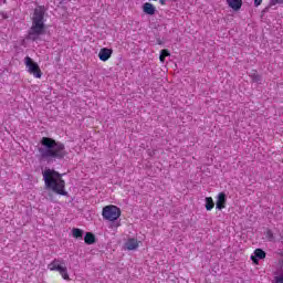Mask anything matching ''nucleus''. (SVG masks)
Masks as SVG:
<instances>
[{"label":"nucleus","mask_w":283,"mask_h":283,"mask_svg":"<svg viewBox=\"0 0 283 283\" xmlns=\"http://www.w3.org/2000/svg\"><path fill=\"white\" fill-rule=\"evenodd\" d=\"M264 258H266V252H264L262 249L254 250L253 254L250 256L253 264H260V260H264Z\"/></svg>","instance_id":"8"},{"label":"nucleus","mask_w":283,"mask_h":283,"mask_svg":"<svg viewBox=\"0 0 283 283\" xmlns=\"http://www.w3.org/2000/svg\"><path fill=\"white\" fill-rule=\"evenodd\" d=\"M143 12L145 14H149L150 17H154V14H156V7L151 4V2H146L143 4Z\"/></svg>","instance_id":"12"},{"label":"nucleus","mask_w":283,"mask_h":283,"mask_svg":"<svg viewBox=\"0 0 283 283\" xmlns=\"http://www.w3.org/2000/svg\"><path fill=\"white\" fill-rule=\"evenodd\" d=\"M254 6L258 8V6H262V0H254Z\"/></svg>","instance_id":"20"},{"label":"nucleus","mask_w":283,"mask_h":283,"mask_svg":"<svg viewBox=\"0 0 283 283\" xmlns=\"http://www.w3.org/2000/svg\"><path fill=\"white\" fill-rule=\"evenodd\" d=\"M49 271H56L60 273L61 277L64 279L66 282H70V273L67 272V265L65 264V260L57 258L51 261L48 264Z\"/></svg>","instance_id":"4"},{"label":"nucleus","mask_w":283,"mask_h":283,"mask_svg":"<svg viewBox=\"0 0 283 283\" xmlns=\"http://www.w3.org/2000/svg\"><path fill=\"white\" fill-rule=\"evenodd\" d=\"M72 235L73 238H75L76 240L83 238V230L78 229V228H74L72 230Z\"/></svg>","instance_id":"16"},{"label":"nucleus","mask_w":283,"mask_h":283,"mask_svg":"<svg viewBox=\"0 0 283 283\" xmlns=\"http://www.w3.org/2000/svg\"><path fill=\"white\" fill-rule=\"evenodd\" d=\"M45 17V7H38L34 10L32 18V27L30 29L29 35L32 41H36L43 32H45V22L43 18Z\"/></svg>","instance_id":"3"},{"label":"nucleus","mask_w":283,"mask_h":283,"mask_svg":"<svg viewBox=\"0 0 283 283\" xmlns=\"http://www.w3.org/2000/svg\"><path fill=\"white\" fill-rule=\"evenodd\" d=\"M38 150L42 160H63V158L67 156L65 145L50 137L41 138Z\"/></svg>","instance_id":"1"},{"label":"nucleus","mask_w":283,"mask_h":283,"mask_svg":"<svg viewBox=\"0 0 283 283\" xmlns=\"http://www.w3.org/2000/svg\"><path fill=\"white\" fill-rule=\"evenodd\" d=\"M114 227H115V229H118V227H120V222H117V223H115V224H111V228H112V229H114Z\"/></svg>","instance_id":"21"},{"label":"nucleus","mask_w":283,"mask_h":283,"mask_svg":"<svg viewBox=\"0 0 283 283\" xmlns=\"http://www.w3.org/2000/svg\"><path fill=\"white\" fill-rule=\"evenodd\" d=\"M253 83H260L262 81V77L258 74L256 71L250 74Z\"/></svg>","instance_id":"17"},{"label":"nucleus","mask_w":283,"mask_h":283,"mask_svg":"<svg viewBox=\"0 0 283 283\" xmlns=\"http://www.w3.org/2000/svg\"><path fill=\"white\" fill-rule=\"evenodd\" d=\"M166 56H169V51H167V50H161L160 55H159V61H160L161 63H165V57H166Z\"/></svg>","instance_id":"18"},{"label":"nucleus","mask_w":283,"mask_h":283,"mask_svg":"<svg viewBox=\"0 0 283 283\" xmlns=\"http://www.w3.org/2000/svg\"><path fill=\"white\" fill-rule=\"evenodd\" d=\"M138 247H140V241H138L137 239H134V238L128 239L125 243V249L127 251H136V249H138Z\"/></svg>","instance_id":"11"},{"label":"nucleus","mask_w":283,"mask_h":283,"mask_svg":"<svg viewBox=\"0 0 283 283\" xmlns=\"http://www.w3.org/2000/svg\"><path fill=\"white\" fill-rule=\"evenodd\" d=\"M205 207H206L207 211H211V209H213V207H216V203L213 202V198L207 197Z\"/></svg>","instance_id":"15"},{"label":"nucleus","mask_w":283,"mask_h":283,"mask_svg":"<svg viewBox=\"0 0 283 283\" xmlns=\"http://www.w3.org/2000/svg\"><path fill=\"white\" fill-rule=\"evenodd\" d=\"M283 0H270V6H282Z\"/></svg>","instance_id":"19"},{"label":"nucleus","mask_w":283,"mask_h":283,"mask_svg":"<svg viewBox=\"0 0 283 283\" xmlns=\"http://www.w3.org/2000/svg\"><path fill=\"white\" fill-rule=\"evenodd\" d=\"M167 0H160L161 6H165Z\"/></svg>","instance_id":"22"},{"label":"nucleus","mask_w":283,"mask_h":283,"mask_svg":"<svg viewBox=\"0 0 283 283\" xmlns=\"http://www.w3.org/2000/svg\"><path fill=\"white\" fill-rule=\"evenodd\" d=\"M227 207V193L220 192L217 196V201H216V209L219 211H222V209H226Z\"/></svg>","instance_id":"9"},{"label":"nucleus","mask_w":283,"mask_h":283,"mask_svg":"<svg viewBox=\"0 0 283 283\" xmlns=\"http://www.w3.org/2000/svg\"><path fill=\"white\" fill-rule=\"evenodd\" d=\"M84 242L86 244H94V242H96V238L91 232H87L84 237Z\"/></svg>","instance_id":"14"},{"label":"nucleus","mask_w":283,"mask_h":283,"mask_svg":"<svg viewBox=\"0 0 283 283\" xmlns=\"http://www.w3.org/2000/svg\"><path fill=\"white\" fill-rule=\"evenodd\" d=\"M227 3L232 10H240L242 8V0H227Z\"/></svg>","instance_id":"13"},{"label":"nucleus","mask_w":283,"mask_h":283,"mask_svg":"<svg viewBox=\"0 0 283 283\" xmlns=\"http://www.w3.org/2000/svg\"><path fill=\"white\" fill-rule=\"evenodd\" d=\"M112 54H114V50L103 48L99 50L98 59H99V61H103L105 63V62L109 61V59H112Z\"/></svg>","instance_id":"10"},{"label":"nucleus","mask_w":283,"mask_h":283,"mask_svg":"<svg viewBox=\"0 0 283 283\" xmlns=\"http://www.w3.org/2000/svg\"><path fill=\"white\" fill-rule=\"evenodd\" d=\"M24 65L27 67V72L29 74H32L34 78H41L43 76V73L41 72V67H39V64L32 60L30 56L24 57Z\"/></svg>","instance_id":"6"},{"label":"nucleus","mask_w":283,"mask_h":283,"mask_svg":"<svg viewBox=\"0 0 283 283\" xmlns=\"http://www.w3.org/2000/svg\"><path fill=\"white\" fill-rule=\"evenodd\" d=\"M44 185L46 189L54 191L59 196H66L67 191H65V180H63V176L56 172L53 169H45L42 172Z\"/></svg>","instance_id":"2"},{"label":"nucleus","mask_w":283,"mask_h":283,"mask_svg":"<svg viewBox=\"0 0 283 283\" xmlns=\"http://www.w3.org/2000/svg\"><path fill=\"white\" fill-rule=\"evenodd\" d=\"M102 217L108 222H116L120 218V208L114 205L105 206L102 210Z\"/></svg>","instance_id":"5"},{"label":"nucleus","mask_w":283,"mask_h":283,"mask_svg":"<svg viewBox=\"0 0 283 283\" xmlns=\"http://www.w3.org/2000/svg\"><path fill=\"white\" fill-rule=\"evenodd\" d=\"M274 282L283 283V260L279 261L275 265Z\"/></svg>","instance_id":"7"}]
</instances>
